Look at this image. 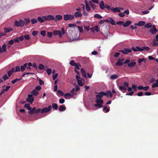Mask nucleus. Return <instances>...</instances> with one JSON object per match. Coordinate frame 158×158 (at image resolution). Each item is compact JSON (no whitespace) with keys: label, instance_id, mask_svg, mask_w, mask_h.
Segmentation results:
<instances>
[{"label":"nucleus","instance_id":"1","mask_svg":"<svg viewBox=\"0 0 158 158\" xmlns=\"http://www.w3.org/2000/svg\"><path fill=\"white\" fill-rule=\"evenodd\" d=\"M95 102L96 104L94 105L95 107L100 108L103 106L102 105L103 103V101L102 99H96Z\"/></svg>","mask_w":158,"mask_h":158},{"label":"nucleus","instance_id":"2","mask_svg":"<svg viewBox=\"0 0 158 158\" xmlns=\"http://www.w3.org/2000/svg\"><path fill=\"white\" fill-rule=\"evenodd\" d=\"M64 20L66 21L73 19L74 18V17L73 15L66 14L64 15Z\"/></svg>","mask_w":158,"mask_h":158},{"label":"nucleus","instance_id":"3","mask_svg":"<svg viewBox=\"0 0 158 158\" xmlns=\"http://www.w3.org/2000/svg\"><path fill=\"white\" fill-rule=\"evenodd\" d=\"M25 23V22L22 20H20L19 21H15V26L16 27H22L24 25Z\"/></svg>","mask_w":158,"mask_h":158},{"label":"nucleus","instance_id":"4","mask_svg":"<svg viewBox=\"0 0 158 158\" xmlns=\"http://www.w3.org/2000/svg\"><path fill=\"white\" fill-rule=\"evenodd\" d=\"M52 107L51 105L48 106V108L45 107L43 108L41 111V113H47L49 112L52 109Z\"/></svg>","mask_w":158,"mask_h":158},{"label":"nucleus","instance_id":"5","mask_svg":"<svg viewBox=\"0 0 158 158\" xmlns=\"http://www.w3.org/2000/svg\"><path fill=\"white\" fill-rule=\"evenodd\" d=\"M106 94L105 92H101L96 95V99H101L103 96H106Z\"/></svg>","mask_w":158,"mask_h":158},{"label":"nucleus","instance_id":"6","mask_svg":"<svg viewBox=\"0 0 158 158\" xmlns=\"http://www.w3.org/2000/svg\"><path fill=\"white\" fill-rule=\"evenodd\" d=\"M34 100V98L33 97V95L32 94H29L28 95V98H26V100L27 102H29L31 104Z\"/></svg>","mask_w":158,"mask_h":158},{"label":"nucleus","instance_id":"7","mask_svg":"<svg viewBox=\"0 0 158 158\" xmlns=\"http://www.w3.org/2000/svg\"><path fill=\"white\" fill-rule=\"evenodd\" d=\"M76 78L77 81L78 85L80 86H83V83L82 82L81 78L78 76L77 75L76 76Z\"/></svg>","mask_w":158,"mask_h":158},{"label":"nucleus","instance_id":"8","mask_svg":"<svg viewBox=\"0 0 158 158\" xmlns=\"http://www.w3.org/2000/svg\"><path fill=\"white\" fill-rule=\"evenodd\" d=\"M44 19L46 21L53 20L55 19V18L53 15H49L47 16H44Z\"/></svg>","mask_w":158,"mask_h":158},{"label":"nucleus","instance_id":"9","mask_svg":"<svg viewBox=\"0 0 158 158\" xmlns=\"http://www.w3.org/2000/svg\"><path fill=\"white\" fill-rule=\"evenodd\" d=\"M119 52H122L124 54H127L128 53L131 52V51L129 49L124 48L123 50H120Z\"/></svg>","mask_w":158,"mask_h":158},{"label":"nucleus","instance_id":"10","mask_svg":"<svg viewBox=\"0 0 158 158\" xmlns=\"http://www.w3.org/2000/svg\"><path fill=\"white\" fill-rule=\"evenodd\" d=\"M158 31V30L156 29L155 25H153V28L150 29L149 30V31L153 35L156 34V32Z\"/></svg>","mask_w":158,"mask_h":158},{"label":"nucleus","instance_id":"11","mask_svg":"<svg viewBox=\"0 0 158 158\" xmlns=\"http://www.w3.org/2000/svg\"><path fill=\"white\" fill-rule=\"evenodd\" d=\"M111 10L112 12L114 13L121 12L119 9L118 7H116L114 8L112 7L111 8Z\"/></svg>","mask_w":158,"mask_h":158},{"label":"nucleus","instance_id":"12","mask_svg":"<svg viewBox=\"0 0 158 158\" xmlns=\"http://www.w3.org/2000/svg\"><path fill=\"white\" fill-rule=\"evenodd\" d=\"M145 22L143 21H140L138 23L135 24V26H142L144 25L145 24Z\"/></svg>","mask_w":158,"mask_h":158},{"label":"nucleus","instance_id":"13","mask_svg":"<svg viewBox=\"0 0 158 158\" xmlns=\"http://www.w3.org/2000/svg\"><path fill=\"white\" fill-rule=\"evenodd\" d=\"M131 23V22L130 21L127 20L125 23L123 24V26L124 27H126L128 26Z\"/></svg>","mask_w":158,"mask_h":158},{"label":"nucleus","instance_id":"14","mask_svg":"<svg viewBox=\"0 0 158 158\" xmlns=\"http://www.w3.org/2000/svg\"><path fill=\"white\" fill-rule=\"evenodd\" d=\"M82 16V14L78 11L75 12L74 14V17L75 16L76 18L81 17Z\"/></svg>","mask_w":158,"mask_h":158},{"label":"nucleus","instance_id":"15","mask_svg":"<svg viewBox=\"0 0 158 158\" xmlns=\"http://www.w3.org/2000/svg\"><path fill=\"white\" fill-rule=\"evenodd\" d=\"M38 21L41 23H43L44 22L45 20L44 18V16H42V17H39L38 18Z\"/></svg>","mask_w":158,"mask_h":158},{"label":"nucleus","instance_id":"16","mask_svg":"<svg viewBox=\"0 0 158 158\" xmlns=\"http://www.w3.org/2000/svg\"><path fill=\"white\" fill-rule=\"evenodd\" d=\"M81 71L82 76L84 78H86L87 77L86 74V73L84 69L83 68H81Z\"/></svg>","mask_w":158,"mask_h":158},{"label":"nucleus","instance_id":"17","mask_svg":"<svg viewBox=\"0 0 158 158\" xmlns=\"http://www.w3.org/2000/svg\"><path fill=\"white\" fill-rule=\"evenodd\" d=\"M27 65V63H25L23 64V65L21 66L20 70L22 72H23L25 70V69L26 68Z\"/></svg>","mask_w":158,"mask_h":158},{"label":"nucleus","instance_id":"18","mask_svg":"<svg viewBox=\"0 0 158 158\" xmlns=\"http://www.w3.org/2000/svg\"><path fill=\"white\" fill-rule=\"evenodd\" d=\"M66 107L63 105H61L59 108V110L60 111H63L66 110Z\"/></svg>","mask_w":158,"mask_h":158},{"label":"nucleus","instance_id":"19","mask_svg":"<svg viewBox=\"0 0 158 158\" xmlns=\"http://www.w3.org/2000/svg\"><path fill=\"white\" fill-rule=\"evenodd\" d=\"M99 4L100 7L101 9H103L105 8L104 3L103 1H101Z\"/></svg>","mask_w":158,"mask_h":158},{"label":"nucleus","instance_id":"20","mask_svg":"<svg viewBox=\"0 0 158 158\" xmlns=\"http://www.w3.org/2000/svg\"><path fill=\"white\" fill-rule=\"evenodd\" d=\"M85 1L86 4V10L88 11H90V8L89 6L88 2L86 0H85Z\"/></svg>","mask_w":158,"mask_h":158},{"label":"nucleus","instance_id":"21","mask_svg":"<svg viewBox=\"0 0 158 158\" xmlns=\"http://www.w3.org/2000/svg\"><path fill=\"white\" fill-rule=\"evenodd\" d=\"M136 63L135 62H131L127 64V66L129 67H132Z\"/></svg>","mask_w":158,"mask_h":158},{"label":"nucleus","instance_id":"22","mask_svg":"<svg viewBox=\"0 0 158 158\" xmlns=\"http://www.w3.org/2000/svg\"><path fill=\"white\" fill-rule=\"evenodd\" d=\"M56 19H55V20H60L62 19V17L61 15H56Z\"/></svg>","mask_w":158,"mask_h":158},{"label":"nucleus","instance_id":"23","mask_svg":"<svg viewBox=\"0 0 158 158\" xmlns=\"http://www.w3.org/2000/svg\"><path fill=\"white\" fill-rule=\"evenodd\" d=\"M119 89L120 90L123 91V93H125V92L127 90L126 88H125L123 86H119Z\"/></svg>","mask_w":158,"mask_h":158},{"label":"nucleus","instance_id":"24","mask_svg":"<svg viewBox=\"0 0 158 158\" xmlns=\"http://www.w3.org/2000/svg\"><path fill=\"white\" fill-rule=\"evenodd\" d=\"M118 76L116 74H113L110 76V78L112 80H114L117 78Z\"/></svg>","mask_w":158,"mask_h":158},{"label":"nucleus","instance_id":"25","mask_svg":"<svg viewBox=\"0 0 158 158\" xmlns=\"http://www.w3.org/2000/svg\"><path fill=\"white\" fill-rule=\"evenodd\" d=\"M52 107L53 110H57L58 108V106L57 104L52 103Z\"/></svg>","mask_w":158,"mask_h":158},{"label":"nucleus","instance_id":"26","mask_svg":"<svg viewBox=\"0 0 158 158\" xmlns=\"http://www.w3.org/2000/svg\"><path fill=\"white\" fill-rule=\"evenodd\" d=\"M24 107L26 108L29 110H31V108L30 106V105L28 104H25Z\"/></svg>","mask_w":158,"mask_h":158},{"label":"nucleus","instance_id":"27","mask_svg":"<svg viewBox=\"0 0 158 158\" xmlns=\"http://www.w3.org/2000/svg\"><path fill=\"white\" fill-rule=\"evenodd\" d=\"M106 93L107 94H106V95H107V97H108V95H109L110 98H112V97L113 94L112 92L108 90L107 91Z\"/></svg>","mask_w":158,"mask_h":158},{"label":"nucleus","instance_id":"28","mask_svg":"<svg viewBox=\"0 0 158 158\" xmlns=\"http://www.w3.org/2000/svg\"><path fill=\"white\" fill-rule=\"evenodd\" d=\"M12 29L11 28H7L6 27H5L4 28V31L5 33H8L10 32L12 30Z\"/></svg>","mask_w":158,"mask_h":158},{"label":"nucleus","instance_id":"29","mask_svg":"<svg viewBox=\"0 0 158 158\" xmlns=\"http://www.w3.org/2000/svg\"><path fill=\"white\" fill-rule=\"evenodd\" d=\"M123 64V62L118 61L116 63L115 65L117 66H121Z\"/></svg>","mask_w":158,"mask_h":158},{"label":"nucleus","instance_id":"30","mask_svg":"<svg viewBox=\"0 0 158 158\" xmlns=\"http://www.w3.org/2000/svg\"><path fill=\"white\" fill-rule=\"evenodd\" d=\"M152 46L153 47H157L158 46V43L155 40H153L152 41Z\"/></svg>","mask_w":158,"mask_h":158},{"label":"nucleus","instance_id":"31","mask_svg":"<svg viewBox=\"0 0 158 158\" xmlns=\"http://www.w3.org/2000/svg\"><path fill=\"white\" fill-rule=\"evenodd\" d=\"M144 27L146 28H149L152 27V24L150 23H148L144 25Z\"/></svg>","mask_w":158,"mask_h":158},{"label":"nucleus","instance_id":"32","mask_svg":"<svg viewBox=\"0 0 158 158\" xmlns=\"http://www.w3.org/2000/svg\"><path fill=\"white\" fill-rule=\"evenodd\" d=\"M32 93L34 96H37L39 94L38 92L36 90H33Z\"/></svg>","mask_w":158,"mask_h":158},{"label":"nucleus","instance_id":"33","mask_svg":"<svg viewBox=\"0 0 158 158\" xmlns=\"http://www.w3.org/2000/svg\"><path fill=\"white\" fill-rule=\"evenodd\" d=\"M94 17L95 18L99 19H101L102 18V17L101 15L98 14H95L94 15Z\"/></svg>","mask_w":158,"mask_h":158},{"label":"nucleus","instance_id":"34","mask_svg":"<svg viewBox=\"0 0 158 158\" xmlns=\"http://www.w3.org/2000/svg\"><path fill=\"white\" fill-rule=\"evenodd\" d=\"M110 20L109 21V22L113 25H115V21L112 18H110Z\"/></svg>","mask_w":158,"mask_h":158},{"label":"nucleus","instance_id":"35","mask_svg":"<svg viewBox=\"0 0 158 158\" xmlns=\"http://www.w3.org/2000/svg\"><path fill=\"white\" fill-rule=\"evenodd\" d=\"M2 51H3V52H6V45L5 44H3L2 46Z\"/></svg>","mask_w":158,"mask_h":158},{"label":"nucleus","instance_id":"36","mask_svg":"<svg viewBox=\"0 0 158 158\" xmlns=\"http://www.w3.org/2000/svg\"><path fill=\"white\" fill-rule=\"evenodd\" d=\"M38 68L40 69L43 70L44 69V66L42 64H39Z\"/></svg>","mask_w":158,"mask_h":158},{"label":"nucleus","instance_id":"37","mask_svg":"<svg viewBox=\"0 0 158 158\" xmlns=\"http://www.w3.org/2000/svg\"><path fill=\"white\" fill-rule=\"evenodd\" d=\"M89 3L92 8L94 9L96 7V6L93 4L91 1H89Z\"/></svg>","mask_w":158,"mask_h":158},{"label":"nucleus","instance_id":"38","mask_svg":"<svg viewBox=\"0 0 158 158\" xmlns=\"http://www.w3.org/2000/svg\"><path fill=\"white\" fill-rule=\"evenodd\" d=\"M31 21L32 24H34L37 22V20L36 19H31Z\"/></svg>","mask_w":158,"mask_h":158},{"label":"nucleus","instance_id":"39","mask_svg":"<svg viewBox=\"0 0 158 158\" xmlns=\"http://www.w3.org/2000/svg\"><path fill=\"white\" fill-rule=\"evenodd\" d=\"M71 94L69 93H67L64 94V98H67L68 97H69L71 96Z\"/></svg>","mask_w":158,"mask_h":158},{"label":"nucleus","instance_id":"40","mask_svg":"<svg viewBox=\"0 0 158 158\" xmlns=\"http://www.w3.org/2000/svg\"><path fill=\"white\" fill-rule=\"evenodd\" d=\"M57 92L58 93L59 95L60 96H62L64 95V93L60 90H58L57 91Z\"/></svg>","mask_w":158,"mask_h":158},{"label":"nucleus","instance_id":"41","mask_svg":"<svg viewBox=\"0 0 158 158\" xmlns=\"http://www.w3.org/2000/svg\"><path fill=\"white\" fill-rule=\"evenodd\" d=\"M152 87L153 88L158 87V83L156 82V83H153L152 85Z\"/></svg>","mask_w":158,"mask_h":158},{"label":"nucleus","instance_id":"42","mask_svg":"<svg viewBox=\"0 0 158 158\" xmlns=\"http://www.w3.org/2000/svg\"><path fill=\"white\" fill-rule=\"evenodd\" d=\"M145 60H146L144 58H142V59L139 58V59H138V63H140L141 62L143 61H145L144 62H145Z\"/></svg>","mask_w":158,"mask_h":158},{"label":"nucleus","instance_id":"43","mask_svg":"<svg viewBox=\"0 0 158 158\" xmlns=\"http://www.w3.org/2000/svg\"><path fill=\"white\" fill-rule=\"evenodd\" d=\"M46 71L48 75H49L52 73V70L51 69H47Z\"/></svg>","mask_w":158,"mask_h":158},{"label":"nucleus","instance_id":"44","mask_svg":"<svg viewBox=\"0 0 158 158\" xmlns=\"http://www.w3.org/2000/svg\"><path fill=\"white\" fill-rule=\"evenodd\" d=\"M21 79V78H20V79L16 78V79H15L12 81H11V83L13 84H14L17 81H19Z\"/></svg>","mask_w":158,"mask_h":158},{"label":"nucleus","instance_id":"45","mask_svg":"<svg viewBox=\"0 0 158 158\" xmlns=\"http://www.w3.org/2000/svg\"><path fill=\"white\" fill-rule=\"evenodd\" d=\"M70 64L71 65L74 66L77 63H75V61L74 60H72L70 61Z\"/></svg>","mask_w":158,"mask_h":158},{"label":"nucleus","instance_id":"46","mask_svg":"<svg viewBox=\"0 0 158 158\" xmlns=\"http://www.w3.org/2000/svg\"><path fill=\"white\" fill-rule=\"evenodd\" d=\"M136 52L139 51H143V49H142V48H141L139 47V46H137L136 47Z\"/></svg>","mask_w":158,"mask_h":158},{"label":"nucleus","instance_id":"47","mask_svg":"<svg viewBox=\"0 0 158 158\" xmlns=\"http://www.w3.org/2000/svg\"><path fill=\"white\" fill-rule=\"evenodd\" d=\"M46 32L45 31H41L40 34L43 36H44L46 35Z\"/></svg>","mask_w":158,"mask_h":158},{"label":"nucleus","instance_id":"48","mask_svg":"<svg viewBox=\"0 0 158 158\" xmlns=\"http://www.w3.org/2000/svg\"><path fill=\"white\" fill-rule=\"evenodd\" d=\"M103 109L106 111V112H108L110 111V109L106 106L104 107Z\"/></svg>","mask_w":158,"mask_h":158},{"label":"nucleus","instance_id":"49","mask_svg":"<svg viewBox=\"0 0 158 158\" xmlns=\"http://www.w3.org/2000/svg\"><path fill=\"white\" fill-rule=\"evenodd\" d=\"M59 102L60 104H62L64 102L65 100L63 98H60L59 99Z\"/></svg>","mask_w":158,"mask_h":158},{"label":"nucleus","instance_id":"50","mask_svg":"<svg viewBox=\"0 0 158 158\" xmlns=\"http://www.w3.org/2000/svg\"><path fill=\"white\" fill-rule=\"evenodd\" d=\"M52 32H48L47 36L48 37L51 38L52 37Z\"/></svg>","mask_w":158,"mask_h":158},{"label":"nucleus","instance_id":"51","mask_svg":"<svg viewBox=\"0 0 158 158\" xmlns=\"http://www.w3.org/2000/svg\"><path fill=\"white\" fill-rule=\"evenodd\" d=\"M20 70V67L19 66H17L15 67V72H17Z\"/></svg>","mask_w":158,"mask_h":158},{"label":"nucleus","instance_id":"52","mask_svg":"<svg viewBox=\"0 0 158 158\" xmlns=\"http://www.w3.org/2000/svg\"><path fill=\"white\" fill-rule=\"evenodd\" d=\"M77 27H78V28L79 29L80 32L82 33L83 31V28H82V26L80 27V26H77Z\"/></svg>","mask_w":158,"mask_h":158},{"label":"nucleus","instance_id":"53","mask_svg":"<svg viewBox=\"0 0 158 158\" xmlns=\"http://www.w3.org/2000/svg\"><path fill=\"white\" fill-rule=\"evenodd\" d=\"M142 49H143V51L144 50L148 51L150 49V48L148 47H142Z\"/></svg>","mask_w":158,"mask_h":158},{"label":"nucleus","instance_id":"54","mask_svg":"<svg viewBox=\"0 0 158 158\" xmlns=\"http://www.w3.org/2000/svg\"><path fill=\"white\" fill-rule=\"evenodd\" d=\"M95 31H96L97 32H98L99 31V28L98 27V25L95 26L94 27Z\"/></svg>","mask_w":158,"mask_h":158},{"label":"nucleus","instance_id":"55","mask_svg":"<svg viewBox=\"0 0 158 158\" xmlns=\"http://www.w3.org/2000/svg\"><path fill=\"white\" fill-rule=\"evenodd\" d=\"M76 26V25L75 23H74V24L69 23V27H75V26Z\"/></svg>","mask_w":158,"mask_h":158},{"label":"nucleus","instance_id":"56","mask_svg":"<svg viewBox=\"0 0 158 158\" xmlns=\"http://www.w3.org/2000/svg\"><path fill=\"white\" fill-rule=\"evenodd\" d=\"M130 61V60L129 58L127 59V60H126L123 63V64H128Z\"/></svg>","mask_w":158,"mask_h":158},{"label":"nucleus","instance_id":"57","mask_svg":"<svg viewBox=\"0 0 158 158\" xmlns=\"http://www.w3.org/2000/svg\"><path fill=\"white\" fill-rule=\"evenodd\" d=\"M149 89V87L148 86H146L145 87H143V89L145 91H147Z\"/></svg>","mask_w":158,"mask_h":158},{"label":"nucleus","instance_id":"58","mask_svg":"<svg viewBox=\"0 0 158 158\" xmlns=\"http://www.w3.org/2000/svg\"><path fill=\"white\" fill-rule=\"evenodd\" d=\"M58 74L57 73H56L54 75L52 76V78L53 80H55L57 78Z\"/></svg>","mask_w":158,"mask_h":158},{"label":"nucleus","instance_id":"59","mask_svg":"<svg viewBox=\"0 0 158 158\" xmlns=\"http://www.w3.org/2000/svg\"><path fill=\"white\" fill-rule=\"evenodd\" d=\"M116 24H117L120 25H122V24L123 25V22L122 21H119L116 23Z\"/></svg>","mask_w":158,"mask_h":158},{"label":"nucleus","instance_id":"60","mask_svg":"<svg viewBox=\"0 0 158 158\" xmlns=\"http://www.w3.org/2000/svg\"><path fill=\"white\" fill-rule=\"evenodd\" d=\"M3 79L4 81H5L6 79H8V77H7V75L6 74H5L3 77Z\"/></svg>","mask_w":158,"mask_h":158},{"label":"nucleus","instance_id":"61","mask_svg":"<svg viewBox=\"0 0 158 158\" xmlns=\"http://www.w3.org/2000/svg\"><path fill=\"white\" fill-rule=\"evenodd\" d=\"M41 89V88L40 85H38L35 88V89L36 90H40Z\"/></svg>","mask_w":158,"mask_h":158},{"label":"nucleus","instance_id":"62","mask_svg":"<svg viewBox=\"0 0 158 158\" xmlns=\"http://www.w3.org/2000/svg\"><path fill=\"white\" fill-rule=\"evenodd\" d=\"M132 88L134 89L135 91H136L137 90V87L135 85L133 84L132 85Z\"/></svg>","mask_w":158,"mask_h":158},{"label":"nucleus","instance_id":"63","mask_svg":"<svg viewBox=\"0 0 158 158\" xmlns=\"http://www.w3.org/2000/svg\"><path fill=\"white\" fill-rule=\"evenodd\" d=\"M24 37L25 38V39L28 40L30 39V37L29 35H27L24 36Z\"/></svg>","mask_w":158,"mask_h":158},{"label":"nucleus","instance_id":"64","mask_svg":"<svg viewBox=\"0 0 158 158\" xmlns=\"http://www.w3.org/2000/svg\"><path fill=\"white\" fill-rule=\"evenodd\" d=\"M59 31H57V30H54L53 31V35H58V33Z\"/></svg>","mask_w":158,"mask_h":158}]
</instances>
